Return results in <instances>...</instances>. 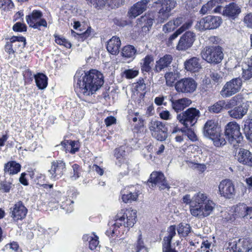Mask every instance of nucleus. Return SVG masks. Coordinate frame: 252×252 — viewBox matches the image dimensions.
<instances>
[{
  "label": "nucleus",
  "mask_w": 252,
  "mask_h": 252,
  "mask_svg": "<svg viewBox=\"0 0 252 252\" xmlns=\"http://www.w3.org/2000/svg\"><path fill=\"white\" fill-rule=\"evenodd\" d=\"M244 131L247 138L252 141V115H249L245 120Z\"/></svg>",
  "instance_id": "nucleus-39"
},
{
  "label": "nucleus",
  "mask_w": 252,
  "mask_h": 252,
  "mask_svg": "<svg viewBox=\"0 0 252 252\" xmlns=\"http://www.w3.org/2000/svg\"><path fill=\"white\" fill-rule=\"evenodd\" d=\"M188 19L185 16L173 19L163 26L162 30L165 33L170 32L181 24L183 25Z\"/></svg>",
  "instance_id": "nucleus-24"
},
{
  "label": "nucleus",
  "mask_w": 252,
  "mask_h": 252,
  "mask_svg": "<svg viewBox=\"0 0 252 252\" xmlns=\"http://www.w3.org/2000/svg\"><path fill=\"white\" fill-rule=\"evenodd\" d=\"M242 81L240 78H235L227 82L220 94L223 97H228L238 93L241 89Z\"/></svg>",
  "instance_id": "nucleus-11"
},
{
  "label": "nucleus",
  "mask_w": 252,
  "mask_h": 252,
  "mask_svg": "<svg viewBox=\"0 0 252 252\" xmlns=\"http://www.w3.org/2000/svg\"><path fill=\"white\" fill-rule=\"evenodd\" d=\"M66 169L65 163L63 160H55L51 163V168L48 170L51 178L56 180L60 178Z\"/></svg>",
  "instance_id": "nucleus-18"
},
{
  "label": "nucleus",
  "mask_w": 252,
  "mask_h": 252,
  "mask_svg": "<svg viewBox=\"0 0 252 252\" xmlns=\"http://www.w3.org/2000/svg\"><path fill=\"white\" fill-rule=\"evenodd\" d=\"M220 132V128L213 120L208 121L204 126V134L210 139L214 137Z\"/></svg>",
  "instance_id": "nucleus-26"
},
{
  "label": "nucleus",
  "mask_w": 252,
  "mask_h": 252,
  "mask_svg": "<svg viewBox=\"0 0 252 252\" xmlns=\"http://www.w3.org/2000/svg\"><path fill=\"white\" fill-rule=\"evenodd\" d=\"M227 249L229 250V252H239L238 242H229Z\"/></svg>",
  "instance_id": "nucleus-61"
},
{
  "label": "nucleus",
  "mask_w": 252,
  "mask_h": 252,
  "mask_svg": "<svg viewBox=\"0 0 252 252\" xmlns=\"http://www.w3.org/2000/svg\"><path fill=\"white\" fill-rule=\"evenodd\" d=\"M220 194L226 198H231L235 193L234 185L229 179L222 180L219 186Z\"/></svg>",
  "instance_id": "nucleus-21"
},
{
  "label": "nucleus",
  "mask_w": 252,
  "mask_h": 252,
  "mask_svg": "<svg viewBox=\"0 0 252 252\" xmlns=\"http://www.w3.org/2000/svg\"><path fill=\"white\" fill-rule=\"evenodd\" d=\"M154 62V58L152 55H147L141 60V67L143 72H149L151 70V64Z\"/></svg>",
  "instance_id": "nucleus-38"
},
{
  "label": "nucleus",
  "mask_w": 252,
  "mask_h": 252,
  "mask_svg": "<svg viewBox=\"0 0 252 252\" xmlns=\"http://www.w3.org/2000/svg\"><path fill=\"white\" fill-rule=\"evenodd\" d=\"M197 84L192 78H185L178 81L175 84V89L179 93H192L197 88Z\"/></svg>",
  "instance_id": "nucleus-14"
},
{
  "label": "nucleus",
  "mask_w": 252,
  "mask_h": 252,
  "mask_svg": "<svg viewBox=\"0 0 252 252\" xmlns=\"http://www.w3.org/2000/svg\"><path fill=\"white\" fill-rule=\"evenodd\" d=\"M242 77L245 80L252 78V66L247 65L246 68H243Z\"/></svg>",
  "instance_id": "nucleus-54"
},
{
  "label": "nucleus",
  "mask_w": 252,
  "mask_h": 252,
  "mask_svg": "<svg viewBox=\"0 0 252 252\" xmlns=\"http://www.w3.org/2000/svg\"><path fill=\"white\" fill-rule=\"evenodd\" d=\"M72 171L70 172V178L71 180L75 181L77 180L81 175L82 168L77 164H73L72 165Z\"/></svg>",
  "instance_id": "nucleus-46"
},
{
  "label": "nucleus",
  "mask_w": 252,
  "mask_h": 252,
  "mask_svg": "<svg viewBox=\"0 0 252 252\" xmlns=\"http://www.w3.org/2000/svg\"><path fill=\"white\" fill-rule=\"evenodd\" d=\"M148 127L152 136L158 140L164 141L167 137V129L161 122L151 121L148 125Z\"/></svg>",
  "instance_id": "nucleus-8"
},
{
  "label": "nucleus",
  "mask_w": 252,
  "mask_h": 252,
  "mask_svg": "<svg viewBox=\"0 0 252 252\" xmlns=\"http://www.w3.org/2000/svg\"><path fill=\"white\" fill-rule=\"evenodd\" d=\"M195 40V34L190 31L187 32L181 37L176 49L179 51H185L191 47Z\"/></svg>",
  "instance_id": "nucleus-17"
},
{
  "label": "nucleus",
  "mask_w": 252,
  "mask_h": 252,
  "mask_svg": "<svg viewBox=\"0 0 252 252\" xmlns=\"http://www.w3.org/2000/svg\"><path fill=\"white\" fill-rule=\"evenodd\" d=\"M215 146L217 147L224 145L226 143L225 139L224 138V136L220 133L219 132L217 133V135L215 136L214 137L211 139Z\"/></svg>",
  "instance_id": "nucleus-49"
},
{
  "label": "nucleus",
  "mask_w": 252,
  "mask_h": 252,
  "mask_svg": "<svg viewBox=\"0 0 252 252\" xmlns=\"http://www.w3.org/2000/svg\"><path fill=\"white\" fill-rule=\"evenodd\" d=\"M13 30L16 32H23L26 31V26L25 24L17 22L13 26Z\"/></svg>",
  "instance_id": "nucleus-60"
},
{
  "label": "nucleus",
  "mask_w": 252,
  "mask_h": 252,
  "mask_svg": "<svg viewBox=\"0 0 252 252\" xmlns=\"http://www.w3.org/2000/svg\"><path fill=\"white\" fill-rule=\"evenodd\" d=\"M136 252H148L147 249L144 246L143 241L142 240L141 233L139 235L136 245Z\"/></svg>",
  "instance_id": "nucleus-51"
},
{
  "label": "nucleus",
  "mask_w": 252,
  "mask_h": 252,
  "mask_svg": "<svg viewBox=\"0 0 252 252\" xmlns=\"http://www.w3.org/2000/svg\"><path fill=\"white\" fill-rule=\"evenodd\" d=\"M188 164L191 168L196 169L201 172H203L206 169V166L204 164L197 163L191 160H188Z\"/></svg>",
  "instance_id": "nucleus-53"
},
{
  "label": "nucleus",
  "mask_w": 252,
  "mask_h": 252,
  "mask_svg": "<svg viewBox=\"0 0 252 252\" xmlns=\"http://www.w3.org/2000/svg\"><path fill=\"white\" fill-rule=\"evenodd\" d=\"M147 183L151 188L157 186L160 189L169 188L163 174L160 172H153Z\"/></svg>",
  "instance_id": "nucleus-16"
},
{
  "label": "nucleus",
  "mask_w": 252,
  "mask_h": 252,
  "mask_svg": "<svg viewBox=\"0 0 252 252\" xmlns=\"http://www.w3.org/2000/svg\"><path fill=\"white\" fill-rule=\"evenodd\" d=\"M225 1L226 0H210L202 6L200 12L202 14L220 13L221 9L220 4Z\"/></svg>",
  "instance_id": "nucleus-20"
},
{
  "label": "nucleus",
  "mask_w": 252,
  "mask_h": 252,
  "mask_svg": "<svg viewBox=\"0 0 252 252\" xmlns=\"http://www.w3.org/2000/svg\"><path fill=\"white\" fill-rule=\"evenodd\" d=\"M136 210L129 209H123L121 210L116 215L114 223L106 232V234L110 236L113 235L118 236L121 233V230L119 229L122 227L123 230L122 233L126 230L128 231L130 227H132L136 222Z\"/></svg>",
  "instance_id": "nucleus-2"
},
{
  "label": "nucleus",
  "mask_w": 252,
  "mask_h": 252,
  "mask_svg": "<svg viewBox=\"0 0 252 252\" xmlns=\"http://www.w3.org/2000/svg\"><path fill=\"white\" fill-rule=\"evenodd\" d=\"M122 199L126 203H130L137 200L139 190L137 187L133 186H128L121 191Z\"/></svg>",
  "instance_id": "nucleus-19"
},
{
  "label": "nucleus",
  "mask_w": 252,
  "mask_h": 252,
  "mask_svg": "<svg viewBox=\"0 0 252 252\" xmlns=\"http://www.w3.org/2000/svg\"><path fill=\"white\" fill-rule=\"evenodd\" d=\"M6 247L7 248H9L10 249L12 250L15 252H20V250L19 247V245L17 243L13 242L12 243L7 244Z\"/></svg>",
  "instance_id": "nucleus-64"
},
{
  "label": "nucleus",
  "mask_w": 252,
  "mask_h": 252,
  "mask_svg": "<svg viewBox=\"0 0 252 252\" xmlns=\"http://www.w3.org/2000/svg\"><path fill=\"white\" fill-rule=\"evenodd\" d=\"M173 58L171 55H164L156 61L155 70L157 72H160L162 69L169 66Z\"/></svg>",
  "instance_id": "nucleus-31"
},
{
  "label": "nucleus",
  "mask_w": 252,
  "mask_h": 252,
  "mask_svg": "<svg viewBox=\"0 0 252 252\" xmlns=\"http://www.w3.org/2000/svg\"><path fill=\"white\" fill-rule=\"evenodd\" d=\"M42 16L41 11L34 10L31 14L26 16L27 22L30 27L40 30L41 27L44 28L47 27V21L45 19L42 18Z\"/></svg>",
  "instance_id": "nucleus-13"
},
{
  "label": "nucleus",
  "mask_w": 252,
  "mask_h": 252,
  "mask_svg": "<svg viewBox=\"0 0 252 252\" xmlns=\"http://www.w3.org/2000/svg\"><path fill=\"white\" fill-rule=\"evenodd\" d=\"M13 7L14 4L11 0H0V9L2 11H10Z\"/></svg>",
  "instance_id": "nucleus-48"
},
{
  "label": "nucleus",
  "mask_w": 252,
  "mask_h": 252,
  "mask_svg": "<svg viewBox=\"0 0 252 252\" xmlns=\"http://www.w3.org/2000/svg\"><path fill=\"white\" fill-rule=\"evenodd\" d=\"M199 117V111L191 107L177 115V119L185 126L188 127L194 126Z\"/></svg>",
  "instance_id": "nucleus-5"
},
{
  "label": "nucleus",
  "mask_w": 252,
  "mask_h": 252,
  "mask_svg": "<svg viewBox=\"0 0 252 252\" xmlns=\"http://www.w3.org/2000/svg\"><path fill=\"white\" fill-rule=\"evenodd\" d=\"M227 103L224 100H219L214 105L210 106L209 110L211 112L218 113L220 112L224 108L226 109Z\"/></svg>",
  "instance_id": "nucleus-44"
},
{
  "label": "nucleus",
  "mask_w": 252,
  "mask_h": 252,
  "mask_svg": "<svg viewBox=\"0 0 252 252\" xmlns=\"http://www.w3.org/2000/svg\"><path fill=\"white\" fill-rule=\"evenodd\" d=\"M11 211V217L15 220H19L24 219L27 213V209L21 202L16 203Z\"/></svg>",
  "instance_id": "nucleus-25"
},
{
  "label": "nucleus",
  "mask_w": 252,
  "mask_h": 252,
  "mask_svg": "<svg viewBox=\"0 0 252 252\" xmlns=\"http://www.w3.org/2000/svg\"><path fill=\"white\" fill-rule=\"evenodd\" d=\"M155 4H159L160 7L158 12V22L162 23L167 20L171 16L170 12L177 5L175 0H159L154 2Z\"/></svg>",
  "instance_id": "nucleus-6"
},
{
  "label": "nucleus",
  "mask_w": 252,
  "mask_h": 252,
  "mask_svg": "<svg viewBox=\"0 0 252 252\" xmlns=\"http://www.w3.org/2000/svg\"><path fill=\"white\" fill-rule=\"evenodd\" d=\"M135 87L137 91H143L146 89V86L143 79H139L135 83Z\"/></svg>",
  "instance_id": "nucleus-59"
},
{
  "label": "nucleus",
  "mask_w": 252,
  "mask_h": 252,
  "mask_svg": "<svg viewBox=\"0 0 252 252\" xmlns=\"http://www.w3.org/2000/svg\"><path fill=\"white\" fill-rule=\"evenodd\" d=\"M202 59L209 63H219L223 59V49L220 46H208L201 52Z\"/></svg>",
  "instance_id": "nucleus-4"
},
{
  "label": "nucleus",
  "mask_w": 252,
  "mask_h": 252,
  "mask_svg": "<svg viewBox=\"0 0 252 252\" xmlns=\"http://www.w3.org/2000/svg\"><path fill=\"white\" fill-rule=\"evenodd\" d=\"M121 42L119 37L113 36L107 42L106 48L107 51L112 55H117L119 53Z\"/></svg>",
  "instance_id": "nucleus-28"
},
{
  "label": "nucleus",
  "mask_w": 252,
  "mask_h": 252,
  "mask_svg": "<svg viewBox=\"0 0 252 252\" xmlns=\"http://www.w3.org/2000/svg\"><path fill=\"white\" fill-rule=\"evenodd\" d=\"M239 252H249L252 250V242L249 239H240L238 241Z\"/></svg>",
  "instance_id": "nucleus-37"
},
{
  "label": "nucleus",
  "mask_w": 252,
  "mask_h": 252,
  "mask_svg": "<svg viewBox=\"0 0 252 252\" xmlns=\"http://www.w3.org/2000/svg\"><path fill=\"white\" fill-rule=\"evenodd\" d=\"M177 231L179 235L186 237L190 231V226L189 224L181 223L178 225Z\"/></svg>",
  "instance_id": "nucleus-47"
},
{
  "label": "nucleus",
  "mask_w": 252,
  "mask_h": 252,
  "mask_svg": "<svg viewBox=\"0 0 252 252\" xmlns=\"http://www.w3.org/2000/svg\"><path fill=\"white\" fill-rule=\"evenodd\" d=\"M83 239L84 241L89 242V248L92 250L95 249L99 243L98 237L94 234H92V235L89 234L84 235L83 237Z\"/></svg>",
  "instance_id": "nucleus-42"
},
{
  "label": "nucleus",
  "mask_w": 252,
  "mask_h": 252,
  "mask_svg": "<svg viewBox=\"0 0 252 252\" xmlns=\"http://www.w3.org/2000/svg\"><path fill=\"white\" fill-rule=\"evenodd\" d=\"M139 74L137 69H129L124 71V74L127 79H132L136 77Z\"/></svg>",
  "instance_id": "nucleus-55"
},
{
  "label": "nucleus",
  "mask_w": 252,
  "mask_h": 252,
  "mask_svg": "<svg viewBox=\"0 0 252 252\" xmlns=\"http://www.w3.org/2000/svg\"><path fill=\"white\" fill-rule=\"evenodd\" d=\"M136 50L132 45H127L122 49L121 54L123 57L126 58H133Z\"/></svg>",
  "instance_id": "nucleus-43"
},
{
  "label": "nucleus",
  "mask_w": 252,
  "mask_h": 252,
  "mask_svg": "<svg viewBox=\"0 0 252 252\" xmlns=\"http://www.w3.org/2000/svg\"><path fill=\"white\" fill-rule=\"evenodd\" d=\"M210 200L206 193L204 192L198 191L192 197V205L190 209H193Z\"/></svg>",
  "instance_id": "nucleus-32"
},
{
  "label": "nucleus",
  "mask_w": 252,
  "mask_h": 252,
  "mask_svg": "<svg viewBox=\"0 0 252 252\" xmlns=\"http://www.w3.org/2000/svg\"><path fill=\"white\" fill-rule=\"evenodd\" d=\"M225 134L229 142L234 146L236 144L240 143L243 139V136L240 132V127L236 122H230L225 126Z\"/></svg>",
  "instance_id": "nucleus-7"
},
{
  "label": "nucleus",
  "mask_w": 252,
  "mask_h": 252,
  "mask_svg": "<svg viewBox=\"0 0 252 252\" xmlns=\"http://www.w3.org/2000/svg\"><path fill=\"white\" fill-rule=\"evenodd\" d=\"M238 160L243 164L252 166V154L248 150L240 149L237 155Z\"/></svg>",
  "instance_id": "nucleus-30"
},
{
  "label": "nucleus",
  "mask_w": 252,
  "mask_h": 252,
  "mask_svg": "<svg viewBox=\"0 0 252 252\" xmlns=\"http://www.w3.org/2000/svg\"><path fill=\"white\" fill-rule=\"evenodd\" d=\"M61 144L66 153L69 152L71 154L79 151L80 147V143L77 141L64 140Z\"/></svg>",
  "instance_id": "nucleus-33"
},
{
  "label": "nucleus",
  "mask_w": 252,
  "mask_h": 252,
  "mask_svg": "<svg viewBox=\"0 0 252 252\" xmlns=\"http://www.w3.org/2000/svg\"><path fill=\"white\" fill-rule=\"evenodd\" d=\"M102 74L95 69L77 71L74 76L75 90L79 97L90 96L103 84Z\"/></svg>",
  "instance_id": "nucleus-1"
},
{
  "label": "nucleus",
  "mask_w": 252,
  "mask_h": 252,
  "mask_svg": "<svg viewBox=\"0 0 252 252\" xmlns=\"http://www.w3.org/2000/svg\"><path fill=\"white\" fill-rule=\"evenodd\" d=\"M55 42L58 44L64 46L66 48H70L71 47V44L69 41L60 36H55Z\"/></svg>",
  "instance_id": "nucleus-57"
},
{
  "label": "nucleus",
  "mask_w": 252,
  "mask_h": 252,
  "mask_svg": "<svg viewBox=\"0 0 252 252\" xmlns=\"http://www.w3.org/2000/svg\"><path fill=\"white\" fill-rule=\"evenodd\" d=\"M252 213V207H248L244 204H240L235 207L231 214H224V219L226 221L233 222L237 219L250 216ZM250 219H252V217H250Z\"/></svg>",
  "instance_id": "nucleus-9"
},
{
  "label": "nucleus",
  "mask_w": 252,
  "mask_h": 252,
  "mask_svg": "<svg viewBox=\"0 0 252 252\" xmlns=\"http://www.w3.org/2000/svg\"><path fill=\"white\" fill-rule=\"evenodd\" d=\"M172 108L176 112L181 111L189 107L191 103V100L188 98H182L177 100H174L173 97L170 98Z\"/></svg>",
  "instance_id": "nucleus-27"
},
{
  "label": "nucleus",
  "mask_w": 252,
  "mask_h": 252,
  "mask_svg": "<svg viewBox=\"0 0 252 252\" xmlns=\"http://www.w3.org/2000/svg\"><path fill=\"white\" fill-rule=\"evenodd\" d=\"M89 4L93 5L97 9H100L103 7L107 0H86Z\"/></svg>",
  "instance_id": "nucleus-52"
},
{
  "label": "nucleus",
  "mask_w": 252,
  "mask_h": 252,
  "mask_svg": "<svg viewBox=\"0 0 252 252\" xmlns=\"http://www.w3.org/2000/svg\"><path fill=\"white\" fill-rule=\"evenodd\" d=\"M213 245L208 241H206L202 243L200 247V252H213Z\"/></svg>",
  "instance_id": "nucleus-56"
},
{
  "label": "nucleus",
  "mask_w": 252,
  "mask_h": 252,
  "mask_svg": "<svg viewBox=\"0 0 252 252\" xmlns=\"http://www.w3.org/2000/svg\"><path fill=\"white\" fill-rule=\"evenodd\" d=\"M114 156L117 159L116 164L119 166H121L122 163L126 161L125 157L126 156V151L125 146H121L116 148L115 150Z\"/></svg>",
  "instance_id": "nucleus-41"
},
{
  "label": "nucleus",
  "mask_w": 252,
  "mask_h": 252,
  "mask_svg": "<svg viewBox=\"0 0 252 252\" xmlns=\"http://www.w3.org/2000/svg\"><path fill=\"white\" fill-rule=\"evenodd\" d=\"M241 12V9L238 4L230 3L224 7L222 14L229 17H235Z\"/></svg>",
  "instance_id": "nucleus-34"
},
{
  "label": "nucleus",
  "mask_w": 252,
  "mask_h": 252,
  "mask_svg": "<svg viewBox=\"0 0 252 252\" xmlns=\"http://www.w3.org/2000/svg\"><path fill=\"white\" fill-rule=\"evenodd\" d=\"M176 235V227L170 226L167 229V235L165 236L162 241V252H178L171 247V240Z\"/></svg>",
  "instance_id": "nucleus-22"
},
{
  "label": "nucleus",
  "mask_w": 252,
  "mask_h": 252,
  "mask_svg": "<svg viewBox=\"0 0 252 252\" xmlns=\"http://www.w3.org/2000/svg\"><path fill=\"white\" fill-rule=\"evenodd\" d=\"M150 1L151 0H141L134 4L129 10V17L134 18L146 11Z\"/></svg>",
  "instance_id": "nucleus-23"
},
{
  "label": "nucleus",
  "mask_w": 252,
  "mask_h": 252,
  "mask_svg": "<svg viewBox=\"0 0 252 252\" xmlns=\"http://www.w3.org/2000/svg\"><path fill=\"white\" fill-rule=\"evenodd\" d=\"M215 206V203L212 200H210L193 209H190V213L193 217L199 219L203 218L209 216L213 212Z\"/></svg>",
  "instance_id": "nucleus-12"
},
{
  "label": "nucleus",
  "mask_w": 252,
  "mask_h": 252,
  "mask_svg": "<svg viewBox=\"0 0 252 252\" xmlns=\"http://www.w3.org/2000/svg\"><path fill=\"white\" fill-rule=\"evenodd\" d=\"M26 44V39L23 36H14L10 38V43H7L5 46V51L9 54L20 52Z\"/></svg>",
  "instance_id": "nucleus-15"
},
{
  "label": "nucleus",
  "mask_w": 252,
  "mask_h": 252,
  "mask_svg": "<svg viewBox=\"0 0 252 252\" xmlns=\"http://www.w3.org/2000/svg\"><path fill=\"white\" fill-rule=\"evenodd\" d=\"M199 61V59L195 57L186 60L184 62L185 69L192 72H198L201 68Z\"/></svg>",
  "instance_id": "nucleus-29"
},
{
  "label": "nucleus",
  "mask_w": 252,
  "mask_h": 252,
  "mask_svg": "<svg viewBox=\"0 0 252 252\" xmlns=\"http://www.w3.org/2000/svg\"><path fill=\"white\" fill-rule=\"evenodd\" d=\"M222 23V19L220 17L207 16L201 19L196 25V29L200 31L206 30L217 29Z\"/></svg>",
  "instance_id": "nucleus-10"
},
{
  "label": "nucleus",
  "mask_w": 252,
  "mask_h": 252,
  "mask_svg": "<svg viewBox=\"0 0 252 252\" xmlns=\"http://www.w3.org/2000/svg\"><path fill=\"white\" fill-rule=\"evenodd\" d=\"M164 77L166 85L168 86H172L175 81L179 77V75L177 72H170L166 73Z\"/></svg>",
  "instance_id": "nucleus-45"
},
{
  "label": "nucleus",
  "mask_w": 252,
  "mask_h": 252,
  "mask_svg": "<svg viewBox=\"0 0 252 252\" xmlns=\"http://www.w3.org/2000/svg\"><path fill=\"white\" fill-rule=\"evenodd\" d=\"M160 118L164 120H170L172 118L170 112L167 110H162L159 113Z\"/></svg>",
  "instance_id": "nucleus-63"
},
{
  "label": "nucleus",
  "mask_w": 252,
  "mask_h": 252,
  "mask_svg": "<svg viewBox=\"0 0 252 252\" xmlns=\"http://www.w3.org/2000/svg\"><path fill=\"white\" fill-rule=\"evenodd\" d=\"M141 22L145 23L144 26L148 28L151 27L153 24L154 19L148 16H142L139 19Z\"/></svg>",
  "instance_id": "nucleus-58"
},
{
  "label": "nucleus",
  "mask_w": 252,
  "mask_h": 252,
  "mask_svg": "<svg viewBox=\"0 0 252 252\" xmlns=\"http://www.w3.org/2000/svg\"><path fill=\"white\" fill-rule=\"evenodd\" d=\"M12 188V183L4 179L0 180V190L2 192H9Z\"/></svg>",
  "instance_id": "nucleus-50"
},
{
  "label": "nucleus",
  "mask_w": 252,
  "mask_h": 252,
  "mask_svg": "<svg viewBox=\"0 0 252 252\" xmlns=\"http://www.w3.org/2000/svg\"><path fill=\"white\" fill-rule=\"evenodd\" d=\"M21 165L15 161H10L4 165L3 171L4 174L13 175L18 173L21 170Z\"/></svg>",
  "instance_id": "nucleus-35"
},
{
  "label": "nucleus",
  "mask_w": 252,
  "mask_h": 252,
  "mask_svg": "<svg viewBox=\"0 0 252 252\" xmlns=\"http://www.w3.org/2000/svg\"><path fill=\"white\" fill-rule=\"evenodd\" d=\"M249 107V104L244 101L243 96L237 94L227 101L226 109H231L228 111L230 117L240 120L247 114Z\"/></svg>",
  "instance_id": "nucleus-3"
},
{
  "label": "nucleus",
  "mask_w": 252,
  "mask_h": 252,
  "mask_svg": "<svg viewBox=\"0 0 252 252\" xmlns=\"http://www.w3.org/2000/svg\"><path fill=\"white\" fill-rule=\"evenodd\" d=\"M34 78L37 87L39 89L43 90L47 86V77L43 73H38L34 75Z\"/></svg>",
  "instance_id": "nucleus-40"
},
{
  "label": "nucleus",
  "mask_w": 252,
  "mask_h": 252,
  "mask_svg": "<svg viewBox=\"0 0 252 252\" xmlns=\"http://www.w3.org/2000/svg\"><path fill=\"white\" fill-rule=\"evenodd\" d=\"M192 23V20L191 19H188L179 29H178L169 37L168 41L169 42H172V41L176 38L179 34H181L186 30L189 29L191 27Z\"/></svg>",
  "instance_id": "nucleus-36"
},
{
  "label": "nucleus",
  "mask_w": 252,
  "mask_h": 252,
  "mask_svg": "<svg viewBox=\"0 0 252 252\" xmlns=\"http://www.w3.org/2000/svg\"><path fill=\"white\" fill-rule=\"evenodd\" d=\"M188 137L192 141H195L197 140V136L194 132L190 128H188L186 131Z\"/></svg>",
  "instance_id": "nucleus-62"
}]
</instances>
